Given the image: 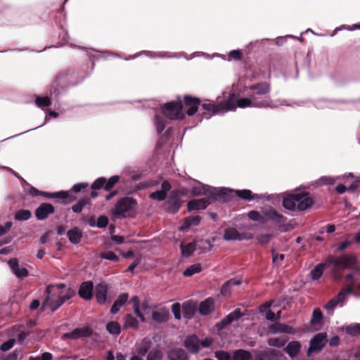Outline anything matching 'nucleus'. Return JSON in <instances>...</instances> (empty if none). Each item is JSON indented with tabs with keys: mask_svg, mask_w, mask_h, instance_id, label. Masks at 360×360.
I'll return each mask as SVG.
<instances>
[{
	"mask_svg": "<svg viewBox=\"0 0 360 360\" xmlns=\"http://www.w3.org/2000/svg\"><path fill=\"white\" fill-rule=\"evenodd\" d=\"M65 288L64 283L57 284L56 285H49L46 287V297L42 303V307L49 305L51 311H56L65 302L71 299L75 295V291L71 288L61 290Z\"/></svg>",
	"mask_w": 360,
	"mask_h": 360,
	"instance_id": "1",
	"label": "nucleus"
},
{
	"mask_svg": "<svg viewBox=\"0 0 360 360\" xmlns=\"http://www.w3.org/2000/svg\"><path fill=\"white\" fill-rule=\"evenodd\" d=\"M358 259L355 255H342L339 257L329 255L327 257V264H333L334 267L332 274L335 279H340L341 274L339 272L340 269H354L355 271H360V266H357Z\"/></svg>",
	"mask_w": 360,
	"mask_h": 360,
	"instance_id": "2",
	"label": "nucleus"
},
{
	"mask_svg": "<svg viewBox=\"0 0 360 360\" xmlns=\"http://www.w3.org/2000/svg\"><path fill=\"white\" fill-rule=\"evenodd\" d=\"M314 200L308 192L292 193L283 198V206L291 211H304L311 207Z\"/></svg>",
	"mask_w": 360,
	"mask_h": 360,
	"instance_id": "3",
	"label": "nucleus"
},
{
	"mask_svg": "<svg viewBox=\"0 0 360 360\" xmlns=\"http://www.w3.org/2000/svg\"><path fill=\"white\" fill-rule=\"evenodd\" d=\"M232 191L227 188H217L199 183L198 186L192 188L191 194L194 196L207 195L212 201H228L230 198L229 193Z\"/></svg>",
	"mask_w": 360,
	"mask_h": 360,
	"instance_id": "4",
	"label": "nucleus"
},
{
	"mask_svg": "<svg viewBox=\"0 0 360 360\" xmlns=\"http://www.w3.org/2000/svg\"><path fill=\"white\" fill-rule=\"evenodd\" d=\"M73 72L70 70L60 72L56 77L50 88V94L57 96L65 88L74 85Z\"/></svg>",
	"mask_w": 360,
	"mask_h": 360,
	"instance_id": "5",
	"label": "nucleus"
},
{
	"mask_svg": "<svg viewBox=\"0 0 360 360\" xmlns=\"http://www.w3.org/2000/svg\"><path fill=\"white\" fill-rule=\"evenodd\" d=\"M136 205V199L128 196L123 197L116 202L112 212V216L116 219H124L126 217V212L131 211Z\"/></svg>",
	"mask_w": 360,
	"mask_h": 360,
	"instance_id": "6",
	"label": "nucleus"
},
{
	"mask_svg": "<svg viewBox=\"0 0 360 360\" xmlns=\"http://www.w3.org/2000/svg\"><path fill=\"white\" fill-rule=\"evenodd\" d=\"M235 96L234 94L230 95L229 98L226 101H224L219 104L213 103H203L202 108L205 110L203 114L211 112L212 114H217L220 112H226L229 110H236V104L233 101Z\"/></svg>",
	"mask_w": 360,
	"mask_h": 360,
	"instance_id": "7",
	"label": "nucleus"
},
{
	"mask_svg": "<svg viewBox=\"0 0 360 360\" xmlns=\"http://www.w3.org/2000/svg\"><path fill=\"white\" fill-rule=\"evenodd\" d=\"M162 109L163 115L169 120H182L185 117L183 103L180 98L176 101L165 103Z\"/></svg>",
	"mask_w": 360,
	"mask_h": 360,
	"instance_id": "8",
	"label": "nucleus"
},
{
	"mask_svg": "<svg viewBox=\"0 0 360 360\" xmlns=\"http://www.w3.org/2000/svg\"><path fill=\"white\" fill-rule=\"evenodd\" d=\"M271 100L268 97L259 99L255 94H250L249 98H241L236 101V106L244 108L247 107L272 108Z\"/></svg>",
	"mask_w": 360,
	"mask_h": 360,
	"instance_id": "9",
	"label": "nucleus"
},
{
	"mask_svg": "<svg viewBox=\"0 0 360 360\" xmlns=\"http://www.w3.org/2000/svg\"><path fill=\"white\" fill-rule=\"evenodd\" d=\"M186 194L187 190L186 188L172 191L167 200V211L173 214L178 212L181 206V197Z\"/></svg>",
	"mask_w": 360,
	"mask_h": 360,
	"instance_id": "10",
	"label": "nucleus"
},
{
	"mask_svg": "<svg viewBox=\"0 0 360 360\" xmlns=\"http://www.w3.org/2000/svg\"><path fill=\"white\" fill-rule=\"evenodd\" d=\"M326 338L327 335L326 333L316 334L310 340L307 356H310L313 352H320L327 342Z\"/></svg>",
	"mask_w": 360,
	"mask_h": 360,
	"instance_id": "11",
	"label": "nucleus"
},
{
	"mask_svg": "<svg viewBox=\"0 0 360 360\" xmlns=\"http://www.w3.org/2000/svg\"><path fill=\"white\" fill-rule=\"evenodd\" d=\"M246 89L252 91L251 94H255L259 99H263L265 97L270 98L269 94L271 91V86L268 82H263L254 84L246 87Z\"/></svg>",
	"mask_w": 360,
	"mask_h": 360,
	"instance_id": "12",
	"label": "nucleus"
},
{
	"mask_svg": "<svg viewBox=\"0 0 360 360\" xmlns=\"http://www.w3.org/2000/svg\"><path fill=\"white\" fill-rule=\"evenodd\" d=\"M94 330L89 326L82 328H75L70 333L63 335L64 339L77 340L80 338H89L93 335Z\"/></svg>",
	"mask_w": 360,
	"mask_h": 360,
	"instance_id": "13",
	"label": "nucleus"
},
{
	"mask_svg": "<svg viewBox=\"0 0 360 360\" xmlns=\"http://www.w3.org/2000/svg\"><path fill=\"white\" fill-rule=\"evenodd\" d=\"M264 224L268 221H271L275 224L281 226L287 220V217L277 212L275 209L270 207L264 211Z\"/></svg>",
	"mask_w": 360,
	"mask_h": 360,
	"instance_id": "14",
	"label": "nucleus"
},
{
	"mask_svg": "<svg viewBox=\"0 0 360 360\" xmlns=\"http://www.w3.org/2000/svg\"><path fill=\"white\" fill-rule=\"evenodd\" d=\"M184 103L186 107H188L186 114L188 116H193L198 110L201 101L197 97L191 95H185L184 97Z\"/></svg>",
	"mask_w": 360,
	"mask_h": 360,
	"instance_id": "15",
	"label": "nucleus"
},
{
	"mask_svg": "<svg viewBox=\"0 0 360 360\" xmlns=\"http://www.w3.org/2000/svg\"><path fill=\"white\" fill-rule=\"evenodd\" d=\"M40 195L46 198H59L64 200L65 203H70L76 200L77 198L71 195L68 191H59L55 193H49L41 191Z\"/></svg>",
	"mask_w": 360,
	"mask_h": 360,
	"instance_id": "16",
	"label": "nucleus"
},
{
	"mask_svg": "<svg viewBox=\"0 0 360 360\" xmlns=\"http://www.w3.org/2000/svg\"><path fill=\"white\" fill-rule=\"evenodd\" d=\"M282 355L280 351L275 349L266 348L256 354L255 360H278Z\"/></svg>",
	"mask_w": 360,
	"mask_h": 360,
	"instance_id": "17",
	"label": "nucleus"
},
{
	"mask_svg": "<svg viewBox=\"0 0 360 360\" xmlns=\"http://www.w3.org/2000/svg\"><path fill=\"white\" fill-rule=\"evenodd\" d=\"M54 212L55 208L53 205L48 202H44L35 210V217L38 220H44Z\"/></svg>",
	"mask_w": 360,
	"mask_h": 360,
	"instance_id": "18",
	"label": "nucleus"
},
{
	"mask_svg": "<svg viewBox=\"0 0 360 360\" xmlns=\"http://www.w3.org/2000/svg\"><path fill=\"white\" fill-rule=\"evenodd\" d=\"M214 201L209 198L191 200L187 204L188 210L191 212L194 210H205Z\"/></svg>",
	"mask_w": 360,
	"mask_h": 360,
	"instance_id": "19",
	"label": "nucleus"
},
{
	"mask_svg": "<svg viewBox=\"0 0 360 360\" xmlns=\"http://www.w3.org/2000/svg\"><path fill=\"white\" fill-rule=\"evenodd\" d=\"M243 316L244 314L241 312L240 309L237 308L221 319L217 326L220 329L224 328L228 325L231 324L234 321H238Z\"/></svg>",
	"mask_w": 360,
	"mask_h": 360,
	"instance_id": "20",
	"label": "nucleus"
},
{
	"mask_svg": "<svg viewBox=\"0 0 360 360\" xmlns=\"http://www.w3.org/2000/svg\"><path fill=\"white\" fill-rule=\"evenodd\" d=\"M8 264L12 272L20 278H24L29 275L28 270L25 267H20L19 262L17 258H12L8 260Z\"/></svg>",
	"mask_w": 360,
	"mask_h": 360,
	"instance_id": "21",
	"label": "nucleus"
},
{
	"mask_svg": "<svg viewBox=\"0 0 360 360\" xmlns=\"http://www.w3.org/2000/svg\"><path fill=\"white\" fill-rule=\"evenodd\" d=\"M93 290L94 284L92 281H84L79 286L78 295L85 300H90L93 297Z\"/></svg>",
	"mask_w": 360,
	"mask_h": 360,
	"instance_id": "22",
	"label": "nucleus"
},
{
	"mask_svg": "<svg viewBox=\"0 0 360 360\" xmlns=\"http://www.w3.org/2000/svg\"><path fill=\"white\" fill-rule=\"evenodd\" d=\"M184 345L191 353L196 354L200 350V341L195 335L187 336Z\"/></svg>",
	"mask_w": 360,
	"mask_h": 360,
	"instance_id": "23",
	"label": "nucleus"
},
{
	"mask_svg": "<svg viewBox=\"0 0 360 360\" xmlns=\"http://www.w3.org/2000/svg\"><path fill=\"white\" fill-rule=\"evenodd\" d=\"M108 290V285L105 283H101L96 285L95 296L99 304H103L105 302Z\"/></svg>",
	"mask_w": 360,
	"mask_h": 360,
	"instance_id": "24",
	"label": "nucleus"
},
{
	"mask_svg": "<svg viewBox=\"0 0 360 360\" xmlns=\"http://www.w3.org/2000/svg\"><path fill=\"white\" fill-rule=\"evenodd\" d=\"M269 329L274 334L278 333L294 334L295 333V329L293 327L282 323H273L269 326Z\"/></svg>",
	"mask_w": 360,
	"mask_h": 360,
	"instance_id": "25",
	"label": "nucleus"
},
{
	"mask_svg": "<svg viewBox=\"0 0 360 360\" xmlns=\"http://www.w3.org/2000/svg\"><path fill=\"white\" fill-rule=\"evenodd\" d=\"M241 283L242 281L240 279H229L222 285L221 288V294L225 297L231 295L232 292V288L234 285H239Z\"/></svg>",
	"mask_w": 360,
	"mask_h": 360,
	"instance_id": "26",
	"label": "nucleus"
},
{
	"mask_svg": "<svg viewBox=\"0 0 360 360\" xmlns=\"http://www.w3.org/2000/svg\"><path fill=\"white\" fill-rule=\"evenodd\" d=\"M214 300L212 297H208L199 304V312L202 315H208L214 309Z\"/></svg>",
	"mask_w": 360,
	"mask_h": 360,
	"instance_id": "27",
	"label": "nucleus"
},
{
	"mask_svg": "<svg viewBox=\"0 0 360 360\" xmlns=\"http://www.w3.org/2000/svg\"><path fill=\"white\" fill-rule=\"evenodd\" d=\"M168 359L169 360H188V356L184 349L174 348L169 351Z\"/></svg>",
	"mask_w": 360,
	"mask_h": 360,
	"instance_id": "28",
	"label": "nucleus"
},
{
	"mask_svg": "<svg viewBox=\"0 0 360 360\" xmlns=\"http://www.w3.org/2000/svg\"><path fill=\"white\" fill-rule=\"evenodd\" d=\"M169 317V310L165 307L161 308L158 311H152V319L158 323H165L167 321Z\"/></svg>",
	"mask_w": 360,
	"mask_h": 360,
	"instance_id": "29",
	"label": "nucleus"
},
{
	"mask_svg": "<svg viewBox=\"0 0 360 360\" xmlns=\"http://www.w3.org/2000/svg\"><path fill=\"white\" fill-rule=\"evenodd\" d=\"M301 349V344L299 341H291L284 348V351L291 357L297 356Z\"/></svg>",
	"mask_w": 360,
	"mask_h": 360,
	"instance_id": "30",
	"label": "nucleus"
},
{
	"mask_svg": "<svg viewBox=\"0 0 360 360\" xmlns=\"http://www.w3.org/2000/svg\"><path fill=\"white\" fill-rule=\"evenodd\" d=\"M82 232L77 228L74 227L67 232V236L72 244H78L82 238Z\"/></svg>",
	"mask_w": 360,
	"mask_h": 360,
	"instance_id": "31",
	"label": "nucleus"
},
{
	"mask_svg": "<svg viewBox=\"0 0 360 360\" xmlns=\"http://www.w3.org/2000/svg\"><path fill=\"white\" fill-rule=\"evenodd\" d=\"M128 298L129 294L127 292L120 295L111 307L110 312L113 314L117 313L120 310V308L126 303Z\"/></svg>",
	"mask_w": 360,
	"mask_h": 360,
	"instance_id": "32",
	"label": "nucleus"
},
{
	"mask_svg": "<svg viewBox=\"0 0 360 360\" xmlns=\"http://www.w3.org/2000/svg\"><path fill=\"white\" fill-rule=\"evenodd\" d=\"M182 311L184 316L186 319H190L193 316L196 311V305L192 302H186L182 305Z\"/></svg>",
	"mask_w": 360,
	"mask_h": 360,
	"instance_id": "33",
	"label": "nucleus"
},
{
	"mask_svg": "<svg viewBox=\"0 0 360 360\" xmlns=\"http://www.w3.org/2000/svg\"><path fill=\"white\" fill-rule=\"evenodd\" d=\"M330 266V264H327V259L323 263H320L317 264L311 271V276L312 279L314 280H318L321 278L323 273V270L326 267H328Z\"/></svg>",
	"mask_w": 360,
	"mask_h": 360,
	"instance_id": "34",
	"label": "nucleus"
},
{
	"mask_svg": "<svg viewBox=\"0 0 360 360\" xmlns=\"http://www.w3.org/2000/svg\"><path fill=\"white\" fill-rule=\"evenodd\" d=\"M233 360H252V355L248 350L238 349L233 352Z\"/></svg>",
	"mask_w": 360,
	"mask_h": 360,
	"instance_id": "35",
	"label": "nucleus"
},
{
	"mask_svg": "<svg viewBox=\"0 0 360 360\" xmlns=\"http://www.w3.org/2000/svg\"><path fill=\"white\" fill-rule=\"evenodd\" d=\"M224 238L226 240H241L243 239V237L241 236L240 233L235 228H227L225 229Z\"/></svg>",
	"mask_w": 360,
	"mask_h": 360,
	"instance_id": "36",
	"label": "nucleus"
},
{
	"mask_svg": "<svg viewBox=\"0 0 360 360\" xmlns=\"http://www.w3.org/2000/svg\"><path fill=\"white\" fill-rule=\"evenodd\" d=\"M139 321L131 314H127L124 319V328H131L133 329H137L139 327Z\"/></svg>",
	"mask_w": 360,
	"mask_h": 360,
	"instance_id": "37",
	"label": "nucleus"
},
{
	"mask_svg": "<svg viewBox=\"0 0 360 360\" xmlns=\"http://www.w3.org/2000/svg\"><path fill=\"white\" fill-rule=\"evenodd\" d=\"M181 255L184 257H188L192 255L195 250L196 244L195 242H191L186 245L181 244L180 245Z\"/></svg>",
	"mask_w": 360,
	"mask_h": 360,
	"instance_id": "38",
	"label": "nucleus"
},
{
	"mask_svg": "<svg viewBox=\"0 0 360 360\" xmlns=\"http://www.w3.org/2000/svg\"><path fill=\"white\" fill-rule=\"evenodd\" d=\"M151 342L146 340H143L139 347L137 348V353L139 356H144L145 355H148L149 352L150 351Z\"/></svg>",
	"mask_w": 360,
	"mask_h": 360,
	"instance_id": "39",
	"label": "nucleus"
},
{
	"mask_svg": "<svg viewBox=\"0 0 360 360\" xmlns=\"http://www.w3.org/2000/svg\"><path fill=\"white\" fill-rule=\"evenodd\" d=\"M201 221V217L199 215L191 216L185 219L183 225L181 227V230L188 228L191 226H197Z\"/></svg>",
	"mask_w": 360,
	"mask_h": 360,
	"instance_id": "40",
	"label": "nucleus"
},
{
	"mask_svg": "<svg viewBox=\"0 0 360 360\" xmlns=\"http://www.w3.org/2000/svg\"><path fill=\"white\" fill-rule=\"evenodd\" d=\"M234 192L238 198L243 200H252L257 198V194L252 193V192L248 189L236 190Z\"/></svg>",
	"mask_w": 360,
	"mask_h": 360,
	"instance_id": "41",
	"label": "nucleus"
},
{
	"mask_svg": "<svg viewBox=\"0 0 360 360\" xmlns=\"http://www.w3.org/2000/svg\"><path fill=\"white\" fill-rule=\"evenodd\" d=\"M202 271L201 264L199 263L192 264L186 268L183 274L184 276L189 277L195 274L199 273Z\"/></svg>",
	"mask_w": 360,
	"mask_h": 360,
	"instance_id": "42",
	"label": "nucleus"
},
{
	"mask_svg": "<svg viewBox=\"0 0 360 360\" xmlns=\"http://www.w3.org/2000/svg\"><path fill=\"white\" fill-rule=\"evenodd\" d=\"M288 338H271L268 339V344L270 346L276 347H283L287 342Z\"/></svg>",
	"mask_w": 360,
	"mask_h": 360,
	"instance_id": "43",
	"label": "nucleus"
},
{
	"mask_svg": "<svg viewBox=\"0 0 360 360\" xmlns=\"http://www.w3.org/2000/svg\"><path fill=\"white\" fill-rule=\"evenodd\" d=\"M89 203L90 199L88 197L82 198L72 207V210L74 212L80 213L84 207Z\"/></svg>",
	"mask_w": 360,
	"mask_h": 360,
	"instance_id": "44",
	"label": "nucleus"
},
{
	"mask_svg": "<svg viewBox=\"0 0 360 360\" xmlns=\"http://www.w3.org/2000/svg\"><path fill=\"white\" fill-rule=\"evenodd\" d=\"M32 216V213L28 210H20L15 214V219L17 221H26L28 220Z\"/></svg>",
	"mask_w": 360,
	"mask_h": 360,
	"instance_id": "45",
	"label": "nucleus"
},
{
	"mask_svg": "<svg viewBox=\"0 0 360 360\" xmlns=\"http://www.w3.org/2000/svg\"><path fill=\"white\" fill-rule=\"evenodd\" d=\"M107 330L112 335H119L121 332L120 326L117 321H110L106 326Z\"/></svg>",
	"mask_w": 360,
	"mask_h": 360,
	"instance_id": "46",
	"label": "nucleus"
},
{
	"mask_svg": "<svg viewBox=\"0 0 360 360\" xmlns=\"http://www.w3.org/2000/svg\"><path fill=\"white\" fill-rule=\"evenodd\" d=\"M248 217L250 219L254 221H258L261 224H264V213L261 214L258 211L251 210L248 213Z\"/></svg>",
	"mask_w": 360,
	"mask_h": 360,
	"instance_id": "47",
	"label": "nucleus"
},
{
	"mask_svg": "<svg viewBox=\"0 0 360 360\" xmlns=\"http://www.w3.org/2000/svg\"><path fill=\"white\" fill-rule=\"evenodd\" d=\"M162 352L157 349L150 350L146 357V360H162Z\"/></svg>",
	"mask_w": 360,
	"mask_h": 360,
	"instance_id": "48",
	"label": "nucleus"
},
{
	"mask_svg": "<svg viewBox=\"0 0 360 360\" xmlns=\"http://www.w3.org/2000/svg\"><path fill=\"white\" fill-rule=\"evenodd\" d=\"M352 292V288L349 286L345 289H342L339 293L333 297L334 300H336L338 304L343 302L346 298L347 294H350Z\"/></svg>",
	"mask_w": 360,
	"mask_h": 360,
	"instance_id": "49",
	"label": "nucleus"
},
{
	"mask_svg": "<svg viewBox=\"0 0 360 360\" xmlns=\"http://www.w3.org/2000/svg\"><path fill=\"white\" fill-rule=\"evenodd\" d=\"M323 319V314L320 309L317 308L313 311L312 316L310 321L311 325L319 323Z\"/></svg>",
	"mask_w": 360,
	"mask_h": 360,
	"instance_id": "50",
	"label": "nucleus"
},
{
	"mask_svg": "<svg viewBox=\"0 0 360 360\" xmlns=\"http://www.w3.org/2000/svg\"><path fill=\"white\" fill-rule=\"evenodd\" d=\"M120 181V176L118 175H114L111 176L108 181L106 180L104 189L107 191H111V189L115 186Z\"/></svg>",
	"mask_w": 360,
	"mask_h": 360,
	"instance_id": "51",
	"label": "nucleus"
},
{
	"mask_svg": "<svg viewBox=\"0 0 360 360\" xmlns=\"http://www.w3.org/2000/svg\"><path fill=\"white\" fill-rule=\"evenodd\" d=\"M35 103L39 108L48 107L51 104V100L48 96H37L35 99Z\"/></svg>",
	"mask_w": 360,
	"mask_h": 360,
	"instance_id": "52",
	"label": "nucleus"
},
{
	"mask_svg": "<svg viewBox=\"0 0 360 360\" xmlns=\"http://www.w3.org/2000/svg\"><path fill=\"white\" fill-rule=\"evenodd\" d=\"M214 356L217 360H233V355L231 356L229 352L224 350L216 351Z\"/></svg>",
	"mask_w": 360,
	"mask_h": 360,
	"instance_id": "53",
	"label": "nucleus"
},
{
	"mask_svg": "<svg viewBox=\"0 0 360 360\" xmlns=\"http://www.w3.org/2000/svg\"><path fill=\"white\" fill-rule=\"evenodd\" d=\"M101 259H108L112 262H119L120 258L112 251L103 252L100 254Z\"/></svg>",
	"mask_w": 360,
	"mask_h": 360,
	"instance_id": "54",
	"label": "nucleus"
},
{
	"mask_svg": "<svg viewBox=\"0 0 360 360\" xmlns=\"http://www.w3.org/2000/svg\"><path fill=\"white\" fill-rule=\"evenodd\" d=\"M106 182V179L105 177H99L95 180V181L91 184L92 190H99L102 188H104Z\"/></svg>",
	"mask_w": 360,
	"mask_h": 360,
	"instance_id": "55",
	"label": "nucleus"
},
{
	"mask_svg": "<svg viewBox=\"0 0 360 360\" xmlns=\"http://www.w3.org/2000/svg\"><path fill=\"white\" fill-rule=\"evenodd\" d=\"M346 332L347 333L352 335H356L360 334V328L359 323L347 326L346 327Z\"/></svg>",
	"mask_w": 360,
	"mask_h": 360,
	"instance_id": "56",
	"label": "nucleus"
},
{
	"mask_svg": "<svg viewBox=\"0 0 360 360\" xmlns=\"http://www.w3.org/2000/svg\"><path fill=\"white\" fill-rule=\"evenodd\" d=\"M155 124L157 127V131L158 133L162 132V131L165 128V120L161 117L160 116L157 115L155 117Z\"/></svg>",
	"mask_w": 360,
	"mask_h": 360,
	"instance_id": "57",
	"label": "nucleus"
},
{
	"mask_svg": "<svg viewBox=\"0 0 360 360\" xmlns=\"http://www.w3.org/2000/svg\"><path fill=\"white\" fill-rule=\"evenodd\" d=\"M166 197H167L166 194H165V193H163L160 190L156 191L150 194V198H151L153 200H156L158 201H162V200H165Z\"/></svg>",
	"mask_w": 360,
	"mask_h": 360,
	"instance_id": "58",
	"label": "nucleus"
},
{
	"mask_svg": "<svg viewBox=\"0 0 360 360\" xmlns=\"http://www.w3.org/2000/svg\"><path fill=\"white\" fill-rule=\"evenodd\" d=\"M108 218L105 215H101L96 222V226L98 228H105L108 224Z\"/></svg>",
	"mask_w": 360,
	"mask_h": 360,
	"instance_id": "59",
	"label": "nucleus"
},
{
	"mask_svg": "<svg viewBox=\"0 0 360 360\" xmlns=\"http://www.w3.org/2000/svg\"><path fill=\"white\" fill-rule=\"evenodd\" d=\"M172 311L174 318L177 320L181 319V305L179 302H176L172 306Z\"/></svg>",
	"mask_w": 360,
	"mask_h": 360,
	"instance_id": "60",
	"label": "nucleus"
},
{
	"mask_svg": "<svg viewBox=\"0 0 360 360\" xmlns=\"http://www.w3.org/2000/svg\"><path fill=\"white\" fill-rule=\"evenodd\" d=\"M15 342V340L14 339L11 338L8 340L4 342L0 346V349L3 352H6L13 347Z\"/></svg>",
	"mask_w": 360,
	"mask_h": 360,
	"instance_id": "61",
	"label": "nucleus"
},
{
	"mask_svg": "<svg viewBox=\"0 0 360 360\" xmlns=\"http://www.w3.org/2000/svg\"><path fill=\"white\" fill-rule=\"evenodd\" d=\"M272 238V235L269 233L260 234L257 236V240L260 244H267Z\"/></svg>",
	"mask_w": 360,
	"mask_h": 360,
	"instance_id": "62",
	"label": "nucleus"
},
{
	"mask_svg": "<svg viewBox=\"0 0 360 360\" xmlns=\"http://www.w3.org/2000/svg\"><path fill=\"white\" fill-rule=\"evenodd\" d=\"M338 302L336 300H334L333 298H332L331 300H330L326 304H325V308L328 310V311H331V313L330 314H333V310L335 308V307L338 305Z\"/></svg>",
	"mask_w": 360,
	"mask_h": 360,
	"instance_id": "63",
	"label": "nucleus"
},
{
	"mask_svg": "<svg viewBox=\"0 0 360 360\" xmlns=\"http://www.w3.org/2000/svg\"><path fill=\"white\" fill-rule=\"evenodd\" d=\"M88 186L89 185L87 183L77 184L72 186L71 191H72L74 193H78V192L81 191L82 190L88 187Z\"/></svg>",
	"mask_w": 360,
	"mask_h": 360,
	"instance_id": "64",
	"label": "nucleus"
}]
</instances>
